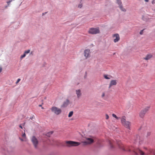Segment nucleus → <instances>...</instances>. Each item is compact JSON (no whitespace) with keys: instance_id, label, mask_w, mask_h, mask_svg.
I'll return each mask as SVG.
<instances>
[{"instance_id":"f257e3e1","label":"nucleus","mask_w":155,"mask_h":155,"mask_svg":"<svg viewBox=\"0 0 155 155\" xmlns=\"http://www.w3.org/2000/svg\"><path fill=\"white\" fill-rule=\"evenodd\" d=\"M117 143L119 147L121 149L126 151H133L135 155H138V153H139L140 155H155V150L151 148L144 147L143 149L145 150L144 152L139 148L127 149L124 147L123 145L119 140L117 141Z\"/></svg>"},{"instance_id":"f03ea898","label":"nucleus","mask_w":155,"mask_h":155,"mask_svg":"<svg viewBox=\"0 0 155 155\" xmlns=\"http://www.w3.org/2000/svg\"><path fill=\"white\" fill-rule=\"evenodd\" d=\"M121 122L123 126L128 129H130L131 125L130 123L128 121H126V117L125 116H123L121 117Z\"/></svg>"},{"instance_id":"7ed1b4c3","label":"nucleus","mask_w":155,"mask_h":155,"mask_svg":"<svg viewBox=\"0 0 155 155\" xmlns=\"http://www.w3.org/2000/svg\"><path fill=\"white\" fill-rule=\"evenodd\" d=\"M65 143L66 146L68 147L77 146L80 144L79 142L71 141H66L65 142Z\"/></svg>"},{"instance_id":"20e7f679","label":"nucleus","mask_w":155,"mask_h":155,"mask_svg":"<svg viewBox=\"0 0 155 155\" xmlns=\"http://www.w3.org/2000/svg\"><path fill=\"white\" fill-rule=\"evenodd\" d=\"M150 107V106H148L142 110L140 113V117L142 118H143L146 113L149 110Z\"/></svg>"},{"instance_id":"39448f33","label":"nucleus","mask_w":155,"mask_h":155,"mask_svg":"<svg viewBox=\"0 0 155 155\" xmlns=\"http://www.w3.org/2000/svg\"><path fill=\"white\" fill-rule=\"evenodd\" d=\"M52 112L58 115L61 112V110L56 107H53L51 108Z\"/></svg>"},{"instance_id":"423d86ee","label":"nucleus","mask_w":155,"mask_h":155,"mask_svg":"<svg viewBox=\"0 0 155 155\" xmlns=\"http://www.w3.org/2000/svg\"><path fill=\"white\" fill-rule=\"evenodd\" d=\"M88 32L89 33L91 34H96L99 33L100 31L99 28H91L89 29Z\"/></svg>"},{"instance_id":"0eeeda50","label":"nucleus","mask_w":155,"mask_h":155,"mask_svg":"<svg viewBox=\"0 0 155 155\" xmlns=\"http://www.w3.org/2000/svg\"><path fill=\"white\" fill-rule=\"evenodd\" d=\"M31 141L33 143L35 147V148H36L37 147V146L38 143L37 138L34 136L31 139Z\"/></svg>"},{"instance_id":"6e6552de","label":"nucleus","mask_w":155,"mask_h":155,"mask_svg":"<svg viewBox=\"0 0 155 155\" xmlns=\"http://www.w3.org/2000/svg\"><path fill=\"white\" fill-rule=\"evenodd\" d=\"M90 50L89 49H86L84 50V55L86 59L90 57Z\"/></svg>"},{"instance_id":"1a4fd4ad","label":"nucleus","mask_w":155,"mask_h":155,"mask_svg":"<svg viewBox=\"0 0 155 155\" xmlns=\"http://www.w3.org/2000/svg\"><path fill=\"white\" fill-rule=\"evenodd\" d=\"M113 37L114 38V42H116L120 40V38L118 34H116L113 35Z\"/></svg>"},{"instance_id":"9d476101","label":"nucleus","mask_w":155,"mask_h":155,"mask_svg":"<svg viewBox=\"0 0 155 155\" xmlns=\"http://www.w3.org/2000/svg\"><path fill=\"white\" fill-rule=\"evenodd\" d=\"M117 84V81L116 80H111L110 83L109 88H110L113 85H116Z\"/></svg>"},{"instance_id":"9b49d317","label":"nucleus","mask_w":155,"mask_h":155,"mask_svg":"<svg viewBox=\"0 0 155 155\" xmlns=\"http://www.w3.org/2000/svg\"><path fill=\"white\" fill-rule=\"evenodd\" d=\"M70 103V101L68 99H67L64 102L63 104L61 105V107H67Z\"/></svg>"},{"instance_id":"f8f14e48","label":"nucleus","mask_w":155,"mask_h":155,"mask_svg":"<svg viewBox=\"0 0 155 155\" xmlns=\"http://www.w3.org/2000/svg\"><path fill=\"white\" fill-rule=\"evenodd\" d=\"M117 3L119 5V7L120 9L122 11L124 12L126 11V10L124 8H123L122 7V5H121V2L120 1V0H117Z\"/></svg>"},{"instance_id":"ddd939ff","label":"nucleus","mask_w":155,"mask_h":155,"mask_svg":"<svg viewBox=\"0 0 155 155\" xmlns=\"http://www.w3.org/2000/svg\"><path fill=\"white\" fill-rule=\"evenodd\" d=\"M94 142L93 139L91 138H88L87 139L86 141L84 142V143L85 144H89L92 143Z\"/></svg>"},{"instance_id":"4468645a","label":"nucleus","mask_w":155,"mask_h":155,"mask_svg":"<svg viewBox=\"0 0 155 155\" xmlns=\"http://www.w3.org/2000/svg\"><path fill=\"white\" fill-rule=\"evenodd\" d=\"M76 93L78 98H79L81 96L82 94L81 90L80 89L76 90Z\"/></svg>"},{"instance_id":"2eb2a0df","label":"nucleus","mask_w":155,"mask_h":155,"mask_svg":"<svg viewBox=\"0 0 155 155\" xmlns=\"http://www.w3.org/2000/svg\"><path fill=\"white\" fill-rule=\"evenodd\" d=\"M152 57V55L151 54H147L146 56L143 59L146 60H148Z\"/></svg>"},{"instance_id":"dca6fc26","label":"nucleus","mask_w":155,"mask_h":155,"mask_svg":"<svg viewBox=\"0 0 155 155\" xmlns=\"http://www.w3.org/2000/svg\"><path fill=\"white\" fill-rule=\"evenodd\" d=\"M113 141L112 140H109L108 141V143L109 144L110 147L111 148L113 147V146L112 144L113 143Z\"/></svg>"},{"instance_id":"f3484780","label":"nucleus","mask_w":155,"mask_h":155,"mask_svg":"<svg viewBox=\"0 0 155 155\" xmlns=\"http://www.w3.org/2000/svg\"><path fill=\"white\" fill-rule=\"evenodd\" d=\"M110 75L108 76L106 74H104V78L106 79H110Z\"/></svg>"},{"instance_id":"a211bd4d","label":"nucleus","mask_w":155,"mask_h":155,"mask_svg":"<svg viewBox=\"0 0 155 155\" xmlns=\"http://www.w3.org/2000/svg\"><path fill=\"white\" fill-rule=\"evenodd\" d=\"M150 135H151V132H147V133L145 135V137H146L147 138L148 137H149L150 136Z\"/></svg>"},{"instance_id":"6ab92c4d","label":"nucleus","mask_w":155,"mask_h":155,"mask_svg":"<svg viewBox=\"0 0 155 155\" xmlns=\"http://www.w3.org/2000/svg\"><path fill=\"white\" fill-rule=\"evenodd\" d=\"M73 114V111H70L68 114V117H71L72 116Z\"/></svg>"},{"instance_id":"aec40b11","label":"nucleus","mask_w":155,"mask_h":155,"mask_svg":"<svg viewBox=\"0 0 155 155\" xmlns=\"http://www.w3.org/2000/svg\"><path fill=\"white\" fill-rule=\"evenodd\" d=\"M112 115L113 117L115 118L117 120H118L120 118L119 117H117V116L114 114H113Z\"/></svg>"},{"instance_id":"412c9836","label":"nucleus","mask_w":155,"mask_h":155,"mask_svg":"<svg viewBox=\"0 0 155 155\" xmlns=\"http://www.w3.org/2000/svg\"><path fill=\"white\" fill-rule=\"evenodd\" d=\"M137 138L136 139V141H138L140 139V137L138 135H137Z\"/></svg>"},{"instance_id":"4be33fe9","label":"nucleus","mask_w":155,"mask_h":155,"mask_svg":"<svg viewBox=\"0 0 155 155\" xmlns=\"http://www.w3.org/2000/svg\"><path fill=\"white\" fill-rule=\"evenodd\" d=\"M30 52V50H28L27 51H25L24 53L25 54H28V53H29Z\"/></svg>"},{"instance_id":"5701e85b","label":"nucleus","mask_w":155,"mask_h":155,"mask_svg":"<svg viewBox=\"0 0 155 155\" xmlns=\"http://www.w3.org/2000/svg\"><path fill=\"white\" fill-rule=\"evenodd\" d=\"M26 54L24 53V54L22 55L21 57V59L23 58H24L25 56H26Z\"/></svg>"},{"instance_id":"b1692460","label":"nucleus","mask_w":155,"mask_h":155,"mask_svg":"<svg viewBox=\"0 0 155 155\" xmlns=\"http://www.w3.org/2000/svg\"><path fill=\"white\" fill-rule=\"evenodd\" d=\"M19 139L21 140V141H26V139H25V138H24L23 139L21 138H20Z\"/></svg>"},{"instance_id":"393cba45","label":"nucleus","mask_w":155,"mask_h":155,"mask_svg":"<svg viewBox=\"0 0 155 155\" xmlns=\"http://www.w3.org/2000/svg\"><path fill=\"white\" fill-rule=\"evenodd\" d=\"M146 17V16H143V17H142V19L144 20V21H147V19H146L145 18V17Z\"/></svg>"},{"instance_id":"a878e982","label":"nucleus","mask_w":155,"mask_h":155,"mask_svg":"<svg viewBox=\"0 0 155 155\" xmlns=\"http://www.w3.org/2000/svg\"><path fill=\"white\" fill-rule=\"evenodd\" d=\"M22 137H24V138H25V139H26V134L25 133L23 134L22 135Z\"/></svg>"},{"instance_id":"bb28decb","label":"nucleus","mask_w":155,"mask_h":155,"mask_svg":"<svg viewBox=\"0 0 155 155\" xmlns=\"http://www.w3.org/2000/svg\"><path fill=\"white\" fill-rule=\"evenodd\" d=\"M52 134V132H50L49 133H48L46 135L48 136H49V135L50 134Z\"/></svg>"},{"instance_id":"cd10ccee","label":"nucleus","mask_w":155,"mask_h":155,"mask_svg":"<svg viewBox=\"0 0 155 155\" xmlns=\"http://www.w3.org/2000/svg\"><path fill=\"white\" fill-rule=\"evenodd\" d=\"M105 116H106V119L107 120V119H109V116L107 114H106Z\"/></svg>"},{"instance_id":"c85d7f7f","label":"nucleus","mask_w":155,"mask_h":155,"mask_svg":"<svg viewBox=\"0 0 155 155\" xmlns=\"http://www.w3.org/2000/svg\"><path fill=\"white\" fill-rule=\"evenodd\" d=\"M21 80V79L20 78H18L17 81L16 82V84H17Z\"/></svg>"},{"instance_id":"c756f323","label":"nucleus","mask_w":155,"mask_h":155,"mask_svg":"<svg viewBox=\"0 0 155 155\" xmlns=\"http://www.w3.org/2000/svg\"><path fill=\"white\" fill-rule=\"evenodd\" d=\"M78 7L79 8H81L82 7V4H80L78 5Z\"/></svg>"},{"instance_id":"7c9ffc66","label":"nucleus","mask_w":155,"mask_h":155,"mask_svg":"<svg viewBox=\"0 0 155 155\" xmlns=\"http://www.w3.org/2000/svg\"><path fill=\"white\" fill-rule=\"evenodd\" d=\"M144 30V29H143V30H141L140 31V35H141L143 34V31Z\"/></svg>"},{"instance_id":"2f4dec72","label":"nucleus","mask_w":155,"mask_h":155,"mask_svg":"<svg viewBox=\"0 0 155 155\" xmlns=\"http://www.w3.org/2000/svg\"><path fill=\"white\" fill-rule=\"evenodd\" d=\"M12 0H10V1H9L8 2H7V3L9 4H10V3L11 2H12Z\"/></svg>"},{"instance_id":"473e14b6","label":"nucleus","mask_w":155,"mask_h":155,"mask_svg":"<svg viewBox=\"0 0 155 155\" xmlns=\"http://www.w3.org/2000/svg\"><path fill=\"white\" fill-rule=\"evenodd\" d=\"M105 96V93H103L102 94V97H104Z\"/></svg>"},{"instance_id":"72a5a7b5","label":"nucleus","mask_w":155,"mask_h":155,"mask_svg":"<svg viewBox=\"0 0 155 155\" xmlns=\"http://www.w3.org/2000/svg\"><path fill=\"white\" fill-rule=\"evenodd\" d=\"M155 3V0H153V1L152 2V4H154Z\"/></svg>"},{"instance_id":"f704fd0d","label":"nucleus","mask_w":155,"mask_h":155,"mask_svg":"<svg viewBox=\"0 0 155 155\" xmlns=\"http://www.w3.org/2000/svg\"><path fill=\"white\" fill-rule=\"evenodd\" d=\"M2 71V68L0 66V73H1Z\"/></svg>"},{"instance_id":"c9c22d12","label":"nucleus","mask_w":155,"mask_h":155,"mask_svg":"<svg viewBox=\"0 0 155 155\" xmlns=\"http://www.w3.org/2000/svg\"><path fill=\"white\" fill-rule=\"evenodd\" d=\"M34 117V116H33L32 117L30 118V119L32 120Z\"/></svg>"},{"instance_id":"e433bc0d","label":"nucleus","mask_w":155,"mask_h":155,"mask_svg":"<svg viewBox=\"0 0 155 155\" xmlns=\"http://www.w3.org/2000/svg\"><path fill=\"white\" fill-rule=\"evenodd\" d=\"M19 126V127H20L21 129H22L23 128L21 125H20Z\"/></svg>"},{"instance_id":"4c0bfd02","label":"nucleus","mask_w":155,"mask_h":155,"mask_svg":"<svg viewBox=\"0 0 155 155\" xmlns=\"http://www.w3.org/2000/svg\"><path fill=\"white\" fill-rule=\"evenodd\" d=\"M144 1L146 2H149V0H144Z\"/></svg>"},{"instance_id":"58836bf2","label":"nucleus","mask_w":155,"mask_h":155,"mask_svg":"<svg viewBox=\"0 0 155 155\" xmlns=\"http://www.w3.org/2000/svg\"><path fill=\"white\" fill-rule=\"evenodd\" d=\"M39 107H41V105H39Z\"/></svg>"},{"instance_id":"ea45409f","label":"nucleus","mask_w":155,"mask_h":155,"mask_svg":"<svg viewBox=\"0 0 155 155\" xmlns=\"http://www.w3.org/2000/svg\"><path fill=\"white\" fill-rule=\"evenodd\" d=\"M25 123H24V124H23V126H24V125H25Z\"/></svg>"}]
</instances>
